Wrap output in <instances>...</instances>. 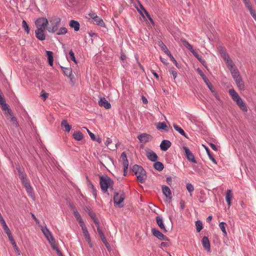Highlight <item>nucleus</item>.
Returning <instances> with one entry per match:
<instances>
[{"label": "nucleus", "instance_id": "a211bd4d", "mask_svg": "<svg viewBox=\"0 0 256 256\" xmlns=\"http://www.w3.org/2000/svg\"><path fill=\"white\" fill-rule=\"evenodd\" d=\"M146 156L148 159L152 162H154L158 160V156L156 153L152 150L146 151Z\"/></svg>", "mask_w": 256, "mask_h": 256}, {"label": "nucleus", "instance_id": "bf43d9fd", "mask_svg": "<svg viewBox=\"0 0 256 256\" xmlns=\"http://www.w3.org/2000/svg\"><path fill=\"white\" fill-rule=\"evenodd\" d=\"M145 14L146 15V17L148 18V19L150 20V22L153 24L154 25V22L152 17L150 16V14L148 11H146Z\"/></svg>", "mask_w": 256, "mask_h": 256}, {"label": "nucleus", "instance_id": "f03ea898", "mask_svg": "<svg viewBox=\"0 0 256 256\" xmlns=\"http://www.w3.org/2000/svg\"><path fill=\"white\" fill-rule=\"evenodd\" d=\"M98 176L100 178V184L102 191L104 193H106L108 195H109L108 190L112 180L107 174L104 176L98 174Z\"/></svg>", "mask_w": 256, "mask_h": 256}, {"label": "nucleus", "instance_id": "49530a36", "mask_svg": "<svg viewBox=\"0 0 256 256\" xmlns=\"http://www.w3.org/2000/svg\"><path fill=\"white\" fill-rule=\"evenodd\" d=\"M22 26L24 28V30L27 34H29L30 31V28L29 26L25 20H23L22 22Z\"/></svg>", "mask_w": 256, "mask_h": 256}, {"label": "nucleus", "instance_id": "423d86ee", "mask_svg": "<svg viewBox=\"0 0 256 256\" xmlns=\"http://www.w3.org/2000/svg\"><path fill=\"white\" fill-rule=\"evenodd\" d=\"M61 22V18L59 17H54L50 19V22L52 26L48 27L47 30L48 32L54 33L58 30L59 25Z\"/></svg>", "mask_w": 256, "mask_h": 256}, {"label": "nucleus", "instance_id": "09e8293b", "mask_svg": "<svg viewBox=\"0 0 256 256\" xmlns=\"http://www.w3.org/2000/svg\"><path fill=\"white\" fill-rule=\"evenodd\" d=\"M169 58H170V60L173 62V63L175 64V66L178 68V69L181 68V66L178 63L176 60L172 56V54H169L168 56Z\"/></svg>", "mask_w": 256, "mask_h": 256}, {"label": "nucleus", "instance_id": "473e14b6", "mask_svg": "<svg viewBox=\"0 0 256 256\" xmlns=\"http://www.w3.org/2000/svg\"><path fill=\"white\" fill-rule=\"evenodd\" d=\"M85 210L88 214L90 216L94 222L98 220L95 213L90 208L86 207Z\"/></svg>", "mask_w": 256, "mask_h": 256}, {"label": "nucleus", "instance_id": "052dcab7", "mask_svg": "<svg viewBox=\"0 0 256 256\" xmlns=\"http://www.w3.org/2000/svg\"><path fill=\"white\" fill-rule=\"evenodd\" d=\"M42 93L40 96L42 97L44 100H46L48 96V94L44 90L42 91Z\"/></svg>", "mask_w": 256, "mask_h": 256}, {"label": "nucleus", "instance_id": "9d476101", "mask_svg": "<svg viewBox=\"0 0 256 256\" xmlns=\"http://www.w3.org/2000/svg\"><path fill=\"white\" fill-rule=\"evenodd\" d=\"M0 106H1L2 110L4 112V114L8 116V114L12 112V109L10 106L6 103L4 98L0 100Z\"/></svg>", "mask_w": 256, "mask_h": 256}, {"label": "nucleus", "instance_id": "a18cd8bd", "mask_svg": "<svg viewBox=\"0 0 256 256\" xmlns=\"http://www.w3.org/2000/svg\"><path fill=\"white\" fill-rule=\"evenodd\" d=\"M50 240L51 242L50 241V244L52 250H55L56 248H58V245L54 237H52Z\"/></svg>", "mask_w": 256, "mask_h": 256}, {"label": "nucleus", "instance_id": "c756f323", "mask_svg": "<svg viewBox=\"0 0 256 256\" xmlns=\"http://www.w3.org/2000/svg\"><path fill=\"white\" fill-rule=\"evenodd\" d=\"M46 54L48 58V64L50 66H53L54 56L53 52L51 51L46 50Z\"/></svg>", "mask_w": 256, "mask_h": 256}, {"label": "nucleus", "instance_id": "4c0bfd02", "mask_svg": "<svg viewBox=\"0 0 256 256\" xmlns=\"http://www.w3.org/2000/svg\"><path fill=\"white\" fill-rule=\"evenodd\" d=\"M173 126H174V130L176 131H177L181 135L184 136L186 138H187L184 131V130L182 128H181L179 126H178L177 124H173Z\"/></svg>", "mask_w": 256, "mask_h": 256}, {"label": "nucleus", "instance_id": "338daca9", "mask_svg": "<svg viewBox=\"0 0 256 256\" xmlns=\"http://www.w3.org/2000/svg\"><path fill=\"white\" fill-rule=\"evenodd\" d=\"M98 234L99 236H100V239L102 240H105L106 238L102 230L101 232H98Z\"/></svg>", "mask_w": 256, "mask_h": 256}, {"label": "nucleus", "instance_id": "cd10ccee", "mask_svg": "<svg viewBox=\"0 0 256 256\" xmlns=\"http://www.w3.org/2000/svg\"><path fill=\"white\" fill-rule=\"evenodd\" d=\"M232 198V193L231 190H226V200L228 204V206L231 204V200Z\"/></svg>", "mask_w": 256, "mask_h": 256}, {"label": "nucleus", "instance_id": "6e6552de", "mask_svg": "<svg viewBox=\"0 0 256 256\" xmlns=\"http://www.w3.org/2000/svg\"><path fill=\"white\" fill-rule=\"evenodd\" d=\"M232 98L235 102H236L237 105L239 106L242 111L244 112H246L248 111L247 106L238 94L236 95Z\"/></svg>", "mask_w": 256, "mask_h": 256}, {"label": "nucleus", "instance_id": "de8ad7c7", "mask_svg": "<svg viewBox=\"0 0 256 256\" xmlns=\"http://www.w3.org/2000/svg\"><path fill=\"white\" fill-rule=\"evenodd\" d=\"M68 32V30L65 27H62L60 28L58 30V32H56L57 35H62L66 34Z\"/></svg>", "mask_w": 256, "mask_h": 256}, {"label": "nucleus", "instance_id": "e433bc0d", "mask_svg": "<svg viewBox=\"0 0 256 256\" xmlns=\"http://www.w3.org/2000/svg\"><path fill=\"white\" fill-rule=\"evenodd\" d=\"M181 41L182 42L184 46L186 48L192 53L195 50L193 48L192 46L186 40L181 39Z\"/></svg>", "mask_w": 256, "mask_h": 256}, {"label": "nucleus", "instance_id": "f3484780", "mask_svg": "<svg viewBox=\"0 0 256 256\" xmlns=\"http://www.w3.org/2000/svg\"><path fill=\"white\" fill-rule=\"evenodd\" d=\"M72 209L73 210V214L75 216L76 220L79 222L80 226L85 224L79 212L76 210L74 206H71Z\"/></svg>", "mask_w": 256, "mask_h": 256}, {"label": "nucleus", "instance_id": "e2e57ef3", "mask_svg": "<svg viewBox=\"0 0 256 256\" xmlns=\"http://www.w3.org/2000/svg\"><path fill=\"white\" fill-rule=\"evenodd\" d=\"M174 68H171L170 70V72L171 73V74L172 75L174 78L175 79L177 76V72L174 70H173Z\"/></svg>", "mask_w": 256, "mask_h": 256}, {"label": "nucleus", "instance_id": "ddd939ff", "mask_svg": "<svg viewBox=\"0 0 256 256\" xmlns=\"http://www.w3.org/2000/svg\"><path fill=\"white\" fill-rule=\"evenodd\" d=\"M80 226L82 228V230L84 234V236L86 241L88 242L90 246L92 248V244L91 242L90 236L86 227V226L85 224L81 226Z\"/></svg>", "mask_w": 256, "mask_h": 256}, {"label": "nucleus", "instance_id": "20e7f679", "mask_svg": "<svg viewBox=\"0 0 256 256\" xmlns=\"http://www.w3.org/2000/svg\"><path fill=\"white\" fill-rule=\"evenodd\" d=\"M126 198L125 193L123 190H120L119 192H115L114 194V202L115 206L120 208L124 206V202Z\"/></svg>", "mask_w": 256, "mask_h": 256}, {"label": "nucleus", "instance_id": "7ed1b4c3", "mask_svg": "<svg viewBox=\"0 0 256 256\" xmlns=\"http://www.w3.org/2000/svg\"><path fill=\"white\" fill-rule=\"evenodd\" d=\"M230 72L239 89L240 90H244L245 88L244 82L240 75L238 70V69H230Z\"/></svg>", "mask_w": 256, "mask_h": 256}, {"label": "nucleus", "instance_id": "2eb2a0df", "mask_svg": "<svg viewBox=\"0 0 256 256\" xmlns=\"http://www.w3.org/2000/svg\"><path fill=\"white\" fill-rule=\"evenodd\" d=\"M98 105L100 106H103L106 109H109L111 108V104L108 101L106 100L105 98L100 97L98 102Z\"/></svg>", "mask_w": 256, "mask_h": 256}, {"label": "nucleus", "instance_id": "79ce46f5", "mask_svg": "<svg viewBox=\"0 0 256 256\" xmlns=\"http://www.w3.org/2000/svg\"><path fill=\"white\" fill-rule=\"evenodd\" d=\"M94 20L96 22L97 25L100 26L102 27L105 26V24H104V20L101 18L98 17V16H97L94 19Z\"/></svg>", "mask_w": 256, "mask_h": 256}, {"label": "nucleus", "instance_id": "7c9ffc66", "mask_svg": "<svg viewBox=\"0 0 256 256\" xmlns=\"http://www.w3.org/2000/svg\"><path fill=\"white\" fill-rule=\"evenodd\" d=\"M158 45L160 46V48H161V50L162 51H164V52L168 56L169 54H171L170 51L167 48L166 46L164 44V43L161 40H159L158 41Z\"/></svg>", "mask_w": 256, "mask_h": 256}, {"label": "nucleus", "instance_id": "37998d69", "mask_svg": "<svg viewBox=\"0 0 256 256\" xmlns=\"http://www.w3.org/2000/svg\"><path fill=\"white\" fill-rule=\"evenodd\" d=\"M226 64L228 66V68L229 70L230 69H237L232 60L230 58L228 60H227V62H226Z\"/></svg>", "mask_w": 256, "mask_h": 256}, {"label": "nucleus", "instance_id": "1a4fd4ad", "mask_svg": "<svg viewBox=\"0 0 256 256\" xmlns=\"http://www.w3.org/2000/svg\"><path fill=\"white\" fill-rule=\"evenodd\" d=\"M183 150L184 152V154L186 158L189 162H192L194 164H197V161L195 159L194 156L186 146H183Z\"/></svg>", "mask_w": 256, "mask_h": 256}, {"label": "nucleus", "instance_id": "412c9836", "mask_svg": "<svg viewBox=\"0 0 256 256\" xmlns=\"http://www.w3.org/2000/svg\"><path fill=\"white\" fill-rule=\"evenodd\" d=\"M61 127L66 132H69L72 128V126L68 124L66 120H63L61 122Z\"/></svg>", "mask_w": 256, "mask_h": 256}, {"label": "nucleus", "instance_id": "5fc2aeb1", "mask_svg": "<svg viewBox=\"0 0 256 256\" xmlns=\"http://www.w3.org/2000/svg\"><path fill=\"white\" fill-rule=\"evenodd\" d=\"M228 93L231 96L232 98L238 94L236 90L233 88L229 90Z\"/></svg>", "mask_w": 256, "mask_h": 256}, {"label": "nucleus", "instance_id": "680f3d73", "mask_svg": "<svg viewBox=\"0 0 256 256\" xmlns=\"http://www.w3.org/2000/svg\"><path fill=\"white\" fill-rule=\"evenodd\" d=\"M94 224H96V228H97V230L98 232H101L102 230L100 228V222L98 220H96V221L94 222Z\"/></svg>", "mask_w": 256, "mask_h": 256}, {"label": "nucleus", "instance_id": "603ef678", "mask_svg": "<svg viewBox=\"0 0 256 256\" xmlns=\"http://www.w3.org/2000/svg\"><path fill=\"white\" fill-rule=\"evenodd\" d=\"M186 187L188 191L190 193H191L194 190V186L190 183L187 184Z\"/></svg>", "mask_w": 256, "mask_h": 256}, {"label": "nucleus", "instance_id": "a878e982", "mask_svg": "<svg viewBox=\"0 0 256 256\" xmlns=\"http://www.w3.org/2000/svg\"><path fill=\"white\" fill-rule=\"evenodd\" d=\"M69 26L73 28L74 31H78L80 30V24L78 21L75 20H70L69 22Z\"/></svg>", "mask_w": 256, "mask_h": 256}, {"label": "nucleus", "instance_id": "ea45409f", "mask_svg": "<svg viewBox=\"0 0 256 256\" xmlns=\"http://www.w3.org/2000/svg\"><path fill=\"white\" fill-rule=\"evenodd\" d=\"M138 5L140 6V8L138 7H136L137 10L138 12L143 17H144V15L143 14L142 12L145 14L146 11H147L144 8V6L140 2V1H138Z\"/></svg>", "mask_w": 256, "mask_h": 256}, {"label": "nucleus", "instance_id": "774afa93", "mask_svg": "<svg viewBox=\"0 0 256 256\" xmlns=\"http://www.w3.org/2000/svg\"><path fill=\"white\" fill-rule=\"evenodd\" d=\"M18 175H19V178H20V180H23L25 178H26V173L24 172L20 173V174Z\"/></svg>", "mask_w": 256, "mask_h": 256}, {"label": "nucleus", "instance_id": "bb28decb", "mask_svg": "<svg viewBox=\"0 0 256 256\" xmlns=\"http://www.w3.org/2000/svg\"><path fill=\"white\" fill-rule=\"evenodd\" d=\"M120 158L122 160V163L124 166V168H128V161L127 158L126 154L124 152L122 153L120 156Z\"/></svg>", "mask_w": 256, "mask_h": 256}, {"label": "nucleus", "instance_id": "393cba45", "mask_svg": "<svg viewBox=\"0 0 256 256\" xmlns=\"http://www.w3.org/2000/svg\"><path fill=\"white\" fill-rule=\"evenodd\" d=\"M8 116H9L8 118L10 119V122L16 128H18L19 126V124L17 120V118L16 116H14L12 110L10 114H8Z\"/></svg>", "mask_w": 256, "mask_h": 256}, {"label": "nucleus", "instance_id": "dca6fc26", "mask_svg": "<svg viewBox=\"0 0 256 256\" xmlns=\"http://www.w3.org/2000/svg\"><path fill=\"white\" fill-rule=\"evenodd\" d=\"M162 188L164 194L166 198L171 200L172 198V192L169 187L166 185H162Z\"/></svg>", "mask_w": 256, "mask_h": 256}, {"label": "nucleus", "instance_id": "9b49d317", "mask_svg": "<svg viewBox=\"0 0 256 256\" xmlns=\"http://www.w3.org/2000/svg\"><path fill=\"white\" fill-rule=\"evenodd\" d=\"M46 28H38L35 31L36 37L40 40H44L46 39L45 30Z\"/></svg>", "mask_w": 256, "mask_h": 256}, {"label": "nucleus", "instance_id": "c03bdc74", "mask_svg": "<svg viewBox=\"0 0 256 256\" xmlns=\"http://www.w3.org/2000/svg\"><path fill=\"white\" fill-rule=\"evenodd\" d=\"M196 230L198 232H199L203 228L202 222L200 220L196 222Z\"/></svg>", "mask_w": 256, "mask_h": 256}, {"label": "nucleus", "instance_id": "f257e3e1", "mask_svg": "<svg viewBox=\"0 0 256 256\" xmlns=\"http://www.w3.org/2000/svg\"><path fill=\"white\" fill-rule=\"evenodd\" d=\"M137 178L138 180L142 184L144 183L147 178L146 172L140 166L134 164L130 169Z\"/></svg>", "mask_w": 256, "mask_h": 256}, {"label": "nucleus", "instance_id": "4468645a", "mask_svg": "<svg viewBox=\"0 0 256 256\" xmlns=\"http://www.w3.org/2000/svg\"><path fill=\"white\" fill-rule=\"evenodd\" d=\"M6 234L8 235V238L10 240V242L12 244V245L15 252H16V253L17 254L18 256H20V250L18 248V246L16 244V242L14 240V238L12 237L11 232H10L9 233H8Z\"/></svg>", "mask_w": 256, "mask_h": 256}, {"label": "nucleus", "instance_id": "c9c22d12", "mask_svg": "<svg viewBox=\"0 0 256 256\" xmlns=\"http://www.w3.org/2000/svg\"><path fill=\"white\" fill-rule=\"evenodd\" d=\"M73 138L78 141H80L84 138L83 134L80 132H74L72 134Z\"/></svg>", "mask_w": 256, "mask_h": 256}, {"label": "nucleus", "instance_id": "c85d7f7f", "mask_svg": "<svg viewBox=\"0 0 256 256\" xmlns=\"http://www.w3.org/2000/svg\"><path fill=\"white\" fill-rule=\"evenodd\" d=\"M156 128L158 130H164L168 132V127L164 122H159L156 124Z\"/></svg>", "mask_w": 256, "mask_h": 256}, {"label": "nucleus", "instance_id": "58836bf2", "mask_svg": "<svg viewBox=\"0 0 256 256\" xmlns=\"http://www.w3.org/2000/svg\"><path fill=\"white\" fill-rule=\"evenodd\" d=\"M25 188L26 190V191L30 197H31L32 198H35L34 194L33 192V189L31 186V185L28 186L26 187H25Z\"/></svg>", "mask_w": 256, "mask_h": 256}, {"label": "nucleus", "instance_id": "6e6d98bb", "mask_svg": "<svg viewBox=\"0 0 256 256\" xmlns=\"http://www.w3.org/2000/svg\"><path fill=\"white\" fill-rule=\"evenodd\" d=\"M226 225V223L225 222H220L219 224L220 228L222 232H225V230H226V228H225Z\"/></svg>", "mask_w": 256, "mask_h": 256}, {"label": "nucleus", "instance_id": "72a5a7b5", "mask_svg": "<svg viewBox=\"0 0 256 256\" xmlns=\"http://www.w3.org/2000/svg\"><path fill=\"white\" fill-rule=\"evenodd\" d=\"M204 147L205 150H206V152L210 158V159L214 164H217V162H216V159L214 158V156H212V154L211 152H210V149L208 148V146H206L205 145H202Z\"/></svg>", "mask_w": 256, "mask_h": 256}, {"label": "nucleus", "instance_id": "4d7b16f0", "mask_svg": "<svg viewBox=\"0 0 256 256\" xmlns=\"http://www.w3.org/2000/svg\"><path fill=\"white\" fill-rule=\"evenodd\" d=\"M251 16L256 21V12L254 10L252 9V8L248 10Z\"/></svg>", "mask_w": 256, "mask_h": 256}, {"label": "nucleus", "instance_id": "8fccbe9b", "mask_svg": "<svg viewBox=\"0 0 256 256\" xmlns=\"http://www.w3.org/2000/svg\"><path fill=\"white\" fill-rule=\"evenodd\" d=\"M70 58L72 60L75 64L78 63V60L74 56V54L72 50H70L69 52Z\"/></svg>", "mask_w": 256, "mask_h": 256}, {"label": "nucleus", "instance_id": "6ab92c4d", "mask_svg": "<svg viewBox=\"0 0 256 256\" xmlns=\"http://www.w3.org/2000/svg\"><path fill=\"white\" fill-rule=\"evenodd\" d=\"M172 145L171 142L166 140H162L160 144V148L162 151H166Z\"/></svg>", "mask_w": 256, "mask_h": 256}, {"label": "nucleus", "instance_id": "39448f33", "mask_svg": "<svg viewBox=\"0 0 256 256\" xmlns=\"http://www.w3.org/2000/svg\"><path fill=\"white\" fill-rule=\"evenodd\" d=\"M197 71L198 74L200 76L204 82L206 84V85L208 88L209 90L211 91V92L214 94L216 98H218V94L217 92L214 90V88L212 84L210 82V80L206 76V75L204 74L200 68H198Z\"/></svg>", "mask_w": 256, "mask_h": 256}, {"label": "nucleus", "instance_id": "4be33fe9", "mask_svg": "<svg viewBox=\"0 0 256 256\" xmlns=\"http://www.w3.org/2000/svg\"><path fill=\"white\" fill-rule=\"evenodd\" d=\"M152 235L158 238L159 240H162L164 234L156 228H152Z\"/></svg>", "mask_w": 256, "mask_h": 256}, {"label": "nucleus", "instance_id": "69168bd1", "mask_svg": "<svg viewBox=\"0 0 256 256\" xmlns=\"http://www.w3.org/2000/svg\"><path fill=\"white\" fill-rule=\"evenodd\" d=\"M102 242L104 244V245H105L106 247V248L108 250H109L110 248V244H108V242H107L106 239V238L105 240H102Z\"/></svg>", "mask_w": 256, "mask_h": 256}, {"label": "nucleus", "instance_id": "13d9d810", "mask_svg": "<svg viewBox=\"0 0 256 256\" xmlns=\"http://www.w3.org/2000/svg\"><path fill=\"white\" fill-rule=\"evenodd\" d=\"M84 128L86 129V130H87V132L88 133V134H89L90 136V137L91 139L92 140H95V136H96L93 134L88 129L86 128V127H84Z\"/></svg>", "mask_w": 256, "mask_h": 256}, {"label": "nucleus", "instance_id": "0eeeda50", "mask_svg": "<svg viewBox=\"0 0 256 256\" xmlns=\"http://www.w3.org/2000/svg\"><path fill=\"white\" fill-rule=\"evenodd\" d=\"M48 21L46 18H38L35 22V24L37 28H46Z\"/></svg>", "mask_w": 256, "mask_h": 256}, {"label": "nucleus", "instance_id": "f704fd0d", "mask_svg": "<svg viewBox=\"0 0 256 256\" xmlns=\"http://www.w3.org/2000/svg\"><path fill=\"white\" fill-rule=\"evenodd\" d=\"M154 162L155 163L153 165L154 168L159 172L162 171L164 168L163 164L160 162L156 161Z\"/></svg>", "mask_w": 256, "mask_h": 256}, {"label": "nucleus", "instance_id": "5701e85b", "mask_svg": "<svg viewBox=\"0 0 256 256\" xmlns=\"http://www.w3.org/2000/svg\"><path fill=\"white\" fill-rule=\"evenodd\" d=\"M202 244L204 248L207 250L210 251V240L206 236L203 237L202 239Z\"/></svg>", "mask_w": 256, "mask_h": 256}, {"label": "nucleus", "instance_id": "aec40b11", "mask_svg": "<svg viewBox=\"0 0 256 256\" xmlns=\"http://www.w3.org/2000/svg\"><path fill=\"white\" fill-rule=\"evenodd\" d=\"M156 224L162 230L164 233L166 232L168 230L164 226L162 218L160 216H157L156 218Z\"/></svg>", "mask_w": 256, "mask_h": 256}, {"label": "nucleus", "instance_id": "3c124183", "mask_svg": "<svg viewBox=\"0 0 256 256\" xmlns=\"http://www.w3.org/2000/svg\"><path fill=\"white\" fill-rule=\"evenodd\" d=\"M21 182L24 188L30 185V180L28 179H27L26 178L24 179L23 180H21Z\"/></svg>", "mask_w": 256, "mask_h": 256}, {"label": "nucleus", "instance_id": "2f4dec72", "mask_svg": "<svg viewBox=\"0 0 256 256\" xmlns=\"http://www.w3.org/2000/svg\"><path fill=\"white\" fill-rule=\"evenodd\" d=\"M60 68L65 76L68 78H70L72 76V69L71 68H64L60 66Z\"/></svg>", "mask_w": 256, "mask_h": 256}, {"label": "nucleus", "instance_id": "a19ab883", "mask_svg": "<svg viewBox=\"0 0 256 256\" xmlns=\"http://www.w3.org/2000/svg\"><path fill=\"white\" fill-rule=\"evenodd\" d=\"M101 158H104V161L106 164H114V160L110 156H107L106 154H104V157L101 156Z\"/></svg>", "mask_w": 256, "mask_h": 256}, {"label": "nucleus", "instance_id": "0e129e2a", "mask_svg": "<svg viewBox=\"0 0 256 256\" xmlns=\"http://www.w3.org/2000/svg\"><path fill=\"white\" fill-rule=\"evenodd\" d=\"M16 169L18 172V174H20V173L24 172V169L22 168H21L20 166L19 165L16 166Z\"/></svg>", "mask_w": 256, "mask_h": 256}, {"label": "nucleus", "instance_id": "b1692460", "mask_svg": "<svg viewBox=\"0 0 256 256\" xmlns=\"http://www.w3.org/2000/svg\"><path fill=\"white\" fill-rule=\"evenodd\" d=\"M192 54L206 68H208L206 60L202 58V56H201L198 54L196 50L194 52H192Z\"/></svg>", "mask_w": 256, "mask_h": 256}, {"label": "nucleus", "instance_id": "f8f14e48", "mask_svg": "<svg viewBox=\"0 0 256 256\" xmlns=\"http://www.w3.org/2000/svg\"><path fill=\"white\" fill-rule=\"evenodd\" d=\"M152 136L146 133H143L138 136V138L140 142L146 143L152 139Z\"/></svg>", "mask_w": 256, "mask_h": 256}, {"label": "nucleus", "instance_id": "864d4df0", "mask_svg": "<svg viewBox=\"0 0 256 256\" xmlns=\"http://www.w3.org/2000/svg\"><path fill=\"white\" fill-rule=\"evenodd\" d=\"M245 6L248 10H250V8H252L251 4L250 2V0H242Z\"/></svg>", "mask_w": 256, "mask_h": 256}]
</instances>
